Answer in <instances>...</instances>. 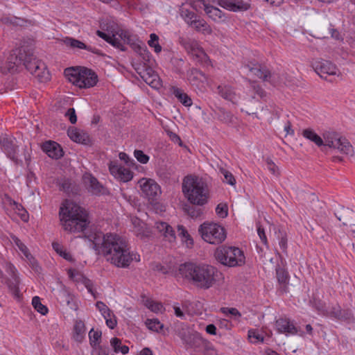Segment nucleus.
<instances>
[{
  "instance_id": "1",
  "label": "nucleus",
  "mask_w": 355,
  "mask_h": 355,
  "mask_svg": "<svg viewBox=\"0 0 355 355\" xmlns=\"http://www.w3.org/2000/svg\"><path fill=\"white\" fill-rule=\"evenodd\" d=\"M60 222L65 231L70 233L82 232L94 245L101 249L106 260L119 268H127L133 260L139 261V255L130 251L127 241L114 234H103L96 232L87 235L85 232L89 221L87 211L77 203L67 200L60 210Z\"/></svg>"
},
{
  "instance_id": "2",
  "label": "nucleus",
  "mask_w": 355,
  "mask_h": 355,
  "mask_svg": "<svg viewBox=\"0 0 355 355\" xmlns=\"http://www.w3.org/2000/svg\"><path fill=\"white\" fill-rule=\"evenodd\" d=\"M178 275L194 286L207 290L216 283L220 272L211 265L186 262L180 265Z\"/></svg>"
},
{
  "instance_id": "3",
  "label": "nucleus",
  "mask_w": 355,
  "mask_h": 355,
  "mask_svg": "<svg viewBox=\"0 0 355 355\" xmlns=\"http://www.w3.org/2000/svg\"><path fill=\"white\" fill-rule=\"evenodd\" d=\"M182 191L193 205L202 206L207 203L208 189L206 183L198 177L187 175L182 182Z\"/></svg>"
},
{
  "instance_id": "4",
  "label": "nucleus",
  "mask_w": 355,
  "mask_h": 355,
  "mask_svg": "<svg viewBox=\"0 0 355 355\" xmlns=\"http://www.w3.org/2000/svg\"><path fill=\"white\" fill-rule=\"evenodd\" d=\"M64 76L69 82L80 88H89L96 85L98 76L94 71L85 67H71L64 69Z\"/></svg>"
},
{
  "instance_id": "5",
  "label": "nucleus",
  "mask_w": 355,
  "mask_h": 355,
  "mask_svg": "<svg viewBox=\"0 0 355 355\" xmlns=\"http://www.w3.org/2000/svg\"><path fill=\"white\" fill-rule=\"evenodd\" d=\"M215 258L224 266H240L245 263V256L239 248L222 245L216 249Z\"/></svg>"
},
{
  "instance_id": "6",
  "label": "nucleus",
  "mask_w": 355,
  "mask_h": 355,
  "mask_svg": "<svg viewBox=\"0 0 355 355\" xmlns=\"http://www.w3.org/2000/svg\"><path fill=\"white\" fill-rule=\"evenodd\" d=\"M198 232L206 242L214 245L221 243L226 238L225 229L217 223H204Z\"/></svg>"
},
{
  "instance_id": "7",
  "label": "nucleus",
  "mask_w": 355,
  "mask_h": 355,
  "mask_svg": "<svg viewBox=\"0 0 355 355\" xmlns=\"http://www.w3.org/2000/svg\"><path fill=\"white\" fill-rule=\"evenodd\" d=\"M322 139L324 141L323 146L337 149L341 153L349 155L353 152V147L347 139L340 137L336 132L327 131L324 132Z\"/></svg>"
},
{
  "instance_id": "8",
  "label": "nucleus",
  "mask_w": 355,
  "mask_h": 355,
  "mask_svg": "<svg viewBox=\"0 0 355 355\" xmlns=\"http://www.w3.org/2000/svg\"><path fill=\"white\" fill-rule=\"evenodd\" d=\"M24 53V49L12 50L5 62H0V72L3 74L15 73L22 63V55Z\"/></svg>"
},
{
  "instance_id": "9",
  "label": "nucleus",
  "mask_w": 355,
  "mask_h": 355,
  "mask_svg": "<svg viewBox=\"0 0 355 355\" xmlns=\"http://www.w3.org/2000/svg\"><path fill=\"white\" fill-rule=\"evenodd\" d=\"M185 342L187 347L196 352L207 354L214 349L212 345L197 333L189 335Z\"/></svg>"
},
{
  "instance_id": "10",
  "label": "nucleus",
  "mask_w": 355,
  "mask_h": 355,
  "mask_svg": "<svg viewBox=\"0 0 355 355\" xmlns=\"http://www.w3.org/2000/svg\"><path fill=\"white\" fill-rule=\"evenodd\" d=\"M136 70L145 83L151 87L159 89L162 87L159 76L150 67L140 66L137 67Z\"/></svg>"
},
{
  "instance_id": "11",
  "label": "nucleus",
  "mask_w": 355,
  "mask_h": 355,
  "mask_svg": "<svg viewBox=\"0 0 355 355\" xmlns=\"http://www.w3.org/2000/svg\"><path fill=\"white\" fill-rule=\"evenodd\" d=\"M314 71L321 77L326 78V76L336 75L338 71L337 67L330 61L323 59H315L311 64Z\"/></svg>"
},
{
  "instance_id": "12",
  "label": "nucleus",
  "mask_w": 355,
  "mask_h": 355,
  "mask_svg": "<svg viewBox=\"0 0 355 355\" xmlns=\"http://www.w3.org/2000/svg\"><path fill=\"white\" fill-rule=\"evenodd\" d=\"M179 42L189 53L199 58L201 61H205L208 58L207 54L195 40L180 37Z\"/></svg>"
},
{
  "instance_id": "13",
  "label": "nucleus",
  "mask_w": 355,
  "mask_h": 355,
  "mask_svg": "<svg viewBox=\"0 0 355 355\" xmlns=\"http://www.w3.org/2000/svg\"><path fill=\"white\" fill-rule=\"evenodd\" d=\"M142 193L149 199H154L161 193L159 184L151 179H141L139 181Z\"/></svg>"
},
{
  "instance_id": "14",
  "label": "nucleus",
  "mask_w": 355,
  "mask_h": 355,
  "mask_svg": "<svg viewBox=\"0 0 355 355\" xmlns=\"http://www.w3.org/2000/svg\"><path fill=\"white\" fill-rule=\"evenodd\" d=\"M109 170L115 178L123 182H127L133 178L132 172L129 168L119 165L116 162H110Z\"/></svg>"
},
{
  "instance_id": "15",
  "label": "nucleus",
  "mask_w": 355,
  "mask_h": 355,
  "mask_svg": "<svg viewBox=\"0 0 355 355\" xmlns=\"http://www.w3.org/2000/svg\"><path fill=\"white\" fill-rule=\"evenodd\" d=\"M218 5L232 12L245 11L250 8V3L243 0H218Z\"/></svg>"
},
{
  "instance_id": "16",
  "label": "nucleus",
  "mask_w": 355,
  "mask_h": 355,
  "mask_svg": "<svg viewBox=\"0 0 355 355\" xmlns=\"http://www.w3.org/2000/svg\"><path fill=\"white\" fill-rule=\"evenodd\" d=\"M245 68L248 69L252 74L263 81L270 83L271 72L266 67L262 66L257 62H250L245 65Z\"/></svg>"
},
{
  "instance_id": "17",
  "label": "nucleus",
  "mask_w": 355,
  "mask_h": 355,
  "mask_svg": "<svg viewBox=\"0 0 355 355\" xmlns=\"http://www.w3.org/2000/svg\"><path fill=\"white\" fill-rule=\"evenodd\" d=\"M277 331L280 334L288 335H294L297 334V330L293 323L286 318H279L275 322Z\"/></svg>"
},
{
  "instance_id": "18",
  "label": "nucleus",
  "mask_w": 355,
  "mask_h": 355,
  "mask_svg": "<svg viewBox=\"0 0 355 355\" xmlns=\"http://www.w3.org/2000/svg\"><path fill=\"white\" fill-rule=\"evenodd\" d=\"M42 150L52 159H58L62 157L63 150L61 146L55 141H46L42 146Z\"/></svg>"
},
{
  "instance_id": "19",
  "label": "nucleus",
  "mask_w": 355,
  "mask_h": 355,
  "mask_svg": "<svg viewBox=\"0 0 355 355\" xmlns=\"http://www.w3.org/2000/svg\"><path fill=\"white\" fill-rule=\"evenodd\" d=\"M154 227L166 241L173 242L175 240V232L167 223L157 221L155 223Z\"/></svg>"
},
{
  "instance_id": "20",
  "label": "nucleus",
  "mask_w": 355,
  "mask_h": 355,
  "mask_svg": "<svg viewBox=\"0 0 355 355\" xmlns=\"http://www.w3.org/2000/svg\"><path fill=\"white\" fill-rule=\"evenodd\" d=\"M84 182L87 185L88 189L92 193L100 195L105 193V189L94 176L85 175L84 176Z\"/></svg>"
},
{
  "instance_id": "21",
  "label": "nucleus",
  "mask_w": 355,
  "mask_h": 355,
  "mask_svg": "<svg viewBox=\"0 0 355 355\" xmlns=\"http://www.w3.org/2000/svg\"><path fill=\"white\" fill-rule=\"evenodd\" d=\"M41 63H43L41 60H37L34 57L33 54L28 53L26 51L22 55V63L26 69L33 75L34 71H36L40 68Z\"/></svg>"
},
{
  "instance_id": "22",
  "label": "nucleus",
  "mask_w": 355,
  "mask_h": 355,
  "mask_svg": "<svg viewBox=\"0 0 355 355\" xmlns=\"http://www.w3.org/2000/svg\"><path fill=\"white\" fill-rule=\"evenodd\" d=\"M218 94L224 99L236 104L239 96L234 89L229 85H218L217 87Z\"/></svg>"
},
{
  "instance_id": "23",
  "label": "nucleus",
  "mask_w": 355,
  "mask_h": 355,
  "mask_svg": "<svg viewBox=\"0 0 355 355\" xmlns=\"http://www.w3.org/2000/svg\"><path fill=\"white\" fill-rule=\"evenodd\" d=\"M64 43L67 46H69L73 49L77 48L80 49H86L88 51L92 52L93 53L97 55L100 54L99 50L93 48L90 46H87L83 42L72 37H65L64 40Z\"/></svg>"
},
{
  "instance_id": "24",
  "label": "nucleus",
  "mask_w": 355,
  "mask_h": 355,
  "mask_svg": "<svg viewBox=\"0 0 355 355\" xmlns=\"http://www.w3.org/2000/svg\"><path fill=\"white\" fill-rule=\"evenodd\" d=\"M189 26L193 28L196 31L201 33L204 35H211L212 29L207 22L199 16L190 24Z\"/></svg>"
},
{
  "instance_id": "25",
  "label": "nucleus",
  "mask_w": 355,
  "mask_h": 355,
  "mask_svg": "<svg viewBox=\"0 0 355 355\" xmlns=\"http://www.w3.org/2000/svg\"><path fill=\"white\" fill-rule=\"evenodd\" d=\"M67 134L71 139L77 143L87 144L89 141V136L87 133L80 131L74 128H69Z\"/></svg>"
},
{
  "instance_id": "26",
  "label": "nucleus",
  "mask_w": 355,
  "mask_h": 355,
  "mask_svg": "<svg viewBox=\"0 0 355 355\" xmlns=\"http://www.w3.org/2000/svg\"><path fill=\"white\" fill-rule=\"evenodd\" d=\"M290 82L288 75L284 71L271 73L270 83L272 85H287Z\"/></svg>"
},
{
  "instance_id": "27",
  "label": "nucleus",
  "mask_w": 355,
  "mask_h": 355,
  "mask_svg": "<svg viewBox=\"0 0 355 355\" xmlns=\"http://www.w3.org/2000/svg\"><path fill=\"white\" fill-rule=\"evenodd\" d=\"M337 218L344 225H355V212L351 209L343 210Z\"/></svg>"
},
{
  "instance_id": "28",
  "label": "nucleus",
  "mask_w": 355,
  "mask_h": 355,
  "mask_svg": "<svg viewBox=\"0 0 355 355\" xmlns=\"http://www.w3.org/2000/svg\"><path fill=\"white\" fill-rule=\"evenodd\" d=\"M276 275H277V280L279 283V284L281 285V289L283 292H288V288H287V284H288V272L281 268V267H277L276 268Z\"/></svg>"
},
{
  "instance_id": "29",
  "label": "nucleus",
  "mask_w": 355,
  "mask_h": 355,
  "mask_svg": "<svg viewBox=\"0 0 355 355\" xmlns=\"http://www.w3.org/2000/svg\"><path fill=\"white\" fill-rule=\"evenodd\" d=\"M3 148L5 153L7 154L8 157L14 161L15 162H17V156L16 155V147L13 144L12 141L8 139H3Z\"/></svg>"
},
{
  "instance_id": "30",
  "label": "nucleus",
  "mask_w": 355,
  "mask_h": 355,
  "mask_svg": "<svg viewBox=\"0 0 355 355\" xmlns=\"http://www.w3.org/2000/svg\"><path fill=\"white\" fill-rule=\"evenodd\" d=\"M302 135L306 139L313 141L318 146H322L324 144V141L322 137L315 132L311 128L304 129L302 131Z\"/></svg>"
},
{
  "instance_id": "31",
  "label": "nucleus",
  "mask_w": 355,
  "mask_h": 355,
  "mask_svg": "<svg viewBox=\"0 0 355 355\" xmlns=\"http://www.w3.org/2000/svg\"><path fill=\"white\" fill-rule=\"evenodd\" d=\"M85 327L82 320H77L73 327V338L80 343L85 337Z\"/></svg>"
},
{
  "instance_id": "32",
  "label": "nucleus",
  "mask_w": 355,
  "mask_h": 355,
  "mask_svg": "<svg viewBox=\"0 0 355 355\" xmlns=\"http://www.w3.org/2000/svg\"><path fill=\"white\" fill-rule=\"evenodd\" d=\"M260 107L259 101L254 97H252L250 102H245L243 105L242 111H245L248 114H255Z\"/></svg>"
},
{
  "instance_id": "33",
  "label": "nucleus",
  "mask_w": 355,
  "mask_h": 355,
  "mask_svg": "<svg viewBox=\"0 0 355 355\" xmlns=\"http://www.w3.org/2000/svg\"><path fill=\"white\" fill-rule=\"evenodd\" d=\"M110 345L115 353L121 352L125 355L129 352V347L127 345H123L121 340L118 338H112L110 340Z\"/></svg>"
},
{
  "instance_id": "34",
  "label": "nucleus",
  "mask_w": 355,
  "mask_h": 355,
  "mask_svg": "<svg viewBox=\"0 0 355 355\" xmlns=\"http://www.w3.org/2000/svg\"><path fill=\"white\" fill-rule=\"evenodd\" d=\"M172 89L173 94L184 106L189 107L191 105L192 101L191 98L186 93L183 92L182 89L178 87H173Z\"/></svg>"
},
{
  "instance_id": "35",
  "label": "nucleus",
  "mask_w": 355,
  "mask_h": 355,
  "mask_svg": "<svg viewBox=\"0 0 355 355\" xmlns=\"http://www.w3.org/2000/svg\"><path fill=\"white\" fill-rule=\"evenodd\" d=\"M40 64V68H38L37 70L34 71V73L33 75L35 76L40 82H46L50 80V73L44 62Z\"/></svg>"
},
{
  "instance_id": "36",
  "label": "nucleus",
  "mask_w": 355,
  "mask_h": 355,
  "mask_svg": "<svg viewBox=\"0 0 355 355\" xmlns=\"http://www.w3.org/2000/svg\"><path fill=\"white\" fill-rule=\"evenodd\" d=\"M216 114L218 119L224 123L230 124L234 122V115L223 108H219Z\"/></svg>"
},
{
  "instance_id": "37",
  "label": "nucleus",
  "mask_w": 355,
  "mask_h": 355,
  "mask_svg": "<svg viewBox=\"0 0 355 355\" xmlns=\"http://www.w3.org/2000/svg\"><path fill=\"white\" fill-rule=\"evenodd\" d=\"M203 10L206 12V14L214 21L220 19L223 17L222 11L214 6L207 4L206 6H205Z\"/></svg>"
},
{
  "instance_id": "38",
  "label": "nucleus",
  "mask_w": 355,
  "mask_h": 355,
  "mask_svg": "<svg viewBox=\"0 0 355 355\" xmlns=\"http://www.w3.org/2000/svg\"><path fill=\"white\" fill-rule=\"evenodd\" d=\"M203 79H205V74L196 69H191L188 75V80L192 85H197L198 80L202 82Z\"/></svg>"
},
{
  "instance_id": "39",
  "label": "nucleus",
  "mask_w": 355,
  "mask_h": 355,
  "mask_svg": "<svg viewBox=\"0 0 355 355\" xmlns=\"http://www.w3.org/2000/svg\"><path fill=\"white\" fill-rule=\"evenodd\" d=\"M180 14L188 26L192 24V22L198 17L194 12L184 8H180Z\"/></svg>"
},
{
  "instance_id": "40",
  "label": "nucleus",
  "mask_w": 355,
  "mask_h": 355,
  "mask_svg": "<svg viewBox=\"0 0 355 355\" xmlns=\"http://www.w3.org/2000/svg\"><path fill=\"white\" fill-rule=\"evenodd\" d=\"M19 277H15L13 279H8L7 280V285H8V287L10 291L16 297H19Z\"/></svg>"
},
{
  "instance_id": "41",
  "label": "nucleus",
  "mask_w": 355,
  "mask_h": 355,
  "mask_svg": "<svg viewBox=\"0 0 355 355\" xmlns=\"http://www.w3.org/2000/svg\"><path fill=\"white\" fill-rule=\"evenodd\" d=\"M76 281L78 284H83L95 298L96 297L95 292L93 290V283L90 279H87L82 275H80L76 279Z\"/></svg>"
},
{
  "instance_id": "42",
  "label": "nucleus",
  "mask_w": 355,
  "mask_h": 355,
  "mask_svg": "<svg viewBox=\"0 0 355 355\" xmlns=\"http://www.w3.org/2000/svg\"><path fill=\"white\" fill-rule=\"evenodd\" d=\"M136 51L142 58L144 66L148 67L147 64L150 62L151 55L150 53L148 51L146 46L145 45H144L143 46L138 45L136 47Z\"/></svg>"
},
{
  "instance_id": "43",
  "label": "nucleus",
  "mask_w": 355,
  "mask_h": 355,
  "mask_svg": "<svg viewBox=\"0 0 355 355\" xmlns=\"http://www.w3.org/2000/svg\"><path fill=\"white\" fill-rule=\"evenodd\" d=\"M145 324L150 330L156 332H159V331L162 329L164 327L163 324H162L160 321L157 318L147 319L145 322Z\"/></svg>"
},
{
  "instance_id": "44",
  "label": "nucleus",
  "mask_w": 355,
  "mask_h": 355,
  "mask_svg": "<svg viewBox=\"0 0 355 355\" xmlns=\"http://www.w3.org/2000/svg\"><path fill=\"white\" fill-rule=\"evenodd\" d=\"M32 304L34 309L42 315H44L48 313L47 307L41 303V300L38 296L33 297Z\"/></svg>"
},
{
  "instance_id": "45",
  "label": "nucleus",
  "mask_w": 355,
  "mask_h": 355,
  "mask_svg": "<svg viewBox=\"0 0 355 355\" xmlns=\"http://www.w3.org/2000/svg\"><path fill=\"white\" fill-rule=\"evenodd\" d=\"M184 211L190 216L191 218H198L200 216L202 213V210L200 207H196L194 205H186L184 208Z\"/></svg>"
},
{
  "instance_id": "46",
  "label": "nucleus",
  "mask_w": 355,
  "mask_h": 355,
  "mask_svg": "<svg viewBox=\"0 0 355 355\" xmlns=\"http://www.w3.org/2000/svg\"><path fill=\"white\" fill-rule=\"evenodd\" d=\"M101 331H94V329L90 330L89 332V338L92 347H94L97 344H98L101 338Z\"/></svg>"
},
{
  "instance_id": "47",
  "label": "nucleus",
  "mask_w": 355,
  "mask_h": 355,
  "mask_svg": "<svg viewBox=\"0 0 355 355\" xmlns=\"http://www.w3.org/2000/svg\"><path fill=\"white\" fill-rule=\"evenodd\" d=\"M248 338L252 343H263V336L256 330H250L248 331Z\"/></svg>"
},
{
  "instance_id": "48",
  "label": "nucleus",
  "mask_w": 355,
  "mask_h": 355,
  "mask_svg": "<svg viewBox=\"0 0 355 355\" xmlns=\"http://www.w3.org/2000/svg\"><path fill=\"white\" fill-rule=\"evenodd\" d=\"M159 37L155 33H151L150 35V40L148 41V45L150 47H153L156 53H159L162 51V46L158 43Z\"/></svg>"
},
{
  "instance_id": "49",
  "label": "nucleus",
  "mask_w": 355,
  "mask_h": 355,
  "mask_svg": "<svg viewBox=\"0 0 355 355\" xmlns=\"http://www.w3.org/2000/svg\"><path fill=\"white\" fill-rule=\"evenodd\" d=\"M341 307L339 305H336L331 307L330 311L322 310V313L327 316L332 317L338 319L341 312Z\"/></svg>"
},
{
  "instance_id": "50",
  "label": "nucleus",
  "mask_w": 355,
  "mask_h": 355,
  "mask_svg": "<svg viewBox=\"0 0 355 355\" xmlns=\"http://www.w3.org/2000/svg\"><path fill=\"white\" fill-rule=\"evenodd\" d=\"M108 43L112 44L113 46L119 49L121 51H125V47L123 45V43L119 40V37H116V35L114 33L110 36V40H109Z\"/></svg>"
},
{
  "instance_id": "51",
  "label": "nucleus",
  "mask_w": 355,
  "mask_h": 355,
  "mask_svg": "<svg viewBox=\"0 0 355 355\" xmlns=\"http://www.w3.org/2000/svg\"><path fill=\"white\" fill-rule=\"evenodd\" d=\"M60 297L62 303H66V304L71 309L74 308L75 304L73 296L67 292H63L62 293Z\"/></svg>"
},
{
  "instance_id": "52",
  "label": "nucleus",
  "mask_w": 355,
  "mask_h": 355,
  "mask_svg": "<svg viewBox=\"0 0 355 355\" xmlns=\"http://www.w3.org/2000/svg\"><path fill=\"white\" fill-rule=\"evenodd\" d=\"M220 171L223 175L225 182L232 186L236 184V180L232 173L223 168L220 169Z\"/></svg>"
},
{
  "instance_id": "53",
  "label": "nucleus",
  "mask_w": 355,
  "mask_h": 355,
  "mask_svg": "<svg viewBox=\"0 0 355 355\" xmlns=\"http://www.w3.org/2000/svg\"><path fill=\"white\" fill-rule=\"evenodd\" d=\"M136 234L141 239L146 240V239L150 236L151 234H150V231L146 227L145 225H144L140 228H138L137 230Z\"/></svg>"
},
{
  "instance_id": "54",
  "label": "nucleus",
  "mask_w": 355,
  "mask_h": 355,
  "mask_svg": "<svg viewBox=\"0 0 355 355\" xmlns=\"http://www.w3.org/2000/svg\"><path fill=\"white\" fill-rule=\"evenodd\" d=\"M278 238L279 239V245L282 251L285 253L287 252V236L286 233L279 231Z\"/></svg>"
},
{
  "instance_id": "55",
  "label": "nucleus",
  "mask_w": 355,
  "mask_h": 355,
  "mask_svg": "<svg viewBox=\"0 0 355 355\" xmlns=\"http://www.w3.org/2000/svg\"><path fill=\"white\" fill-rule=\"evenodd\" d=\"M12 239H13L15 245L19 249V250L23 252V254H24V256L26 258H28V257L30 255V252H29L28 249L27 248V247L17 237L15 236V237H13Z\"/></svg>"
},
{
  "instance_id": "56",
  "label": "nucleus",
  "mask_w": 355,
  "mask_h": 355,
  "mask_svg": "<svg viewBox=\"0 0 355 355\" xmlns=\"http://www.w3.org/2000/svg\"><path fill=\"white\" fill-rule=\"evenodd\" d=\"M267 168L268 171L275 176L278 177L280 174L277 166L270 159H266Z\"/></svg>"
},
{
  "instance_id": "57",
  "label": "nucleus",
  "mask_w": 355,
  "mask_h": 355,
  "mask_svg": "<svg viewBox=\"0 0 355 355\" xmlns=\"http://www.w3.org/2000/svg\"><path fill=\"white\" fill-rule=\"evenodd\" d=\"M116 35V37L119 38V40L124 44H131V39L128 32L125 31H120L114 33Z\"/></svg>"
},
{
  "instance_id": "58",
  "label": "nucleus",
  "mask_w": 355,
  "mask_h": 355,
  "mask_svg": "<svg viewBox=\"0 0 355 355\" xmlns=\"http://www.w3.org/2000/svg\"><path fill=\"white\" fill-rule=\"evenodd\" d=\"M134 155L136 159L141 164H146L149 160V157L144 154L142 150H135Z\"/></svg>"
},
{
  "instance_id": "59",
  "label": "nucleus",
  "mask_w": 355,
  "mask_h": 355,
  "mask_svg": "<svg viewBox=\"0 0 355 355\" xmlns=\"http://www.w3.org/2000/svg\"><path fill=\"white\" fill-rule=\"evenodd\" d=\"M216 212L222 218L227 216V207L225 204H219L216 208Z\"/></svg>"
},
{
  "instance_id": "60",
  "label": "nucleus",
  "mask_w": 355,
  "mask_h": 355,
  "mask_svg": "<svg viewBox=\"0 0 355 355\" xmlns=\"http://www.w3.org/2000/svg\"><path fill=\"white\" fill-rule=\"evenodd\" d=\"M250 83L254 94H257L260 97L265 96V91L256 82L250 81Z\"/></svg>"
},
{
  "instance_id": "61",
  "label": "nucleus",
  "mask_w": 355,
  "mask_h": 355,
  "mask_svg": "<svg viewBox=\"0 0 355 355\" xmlns=\"http://www.w3.org/2000/svg\"><path fill=\"white\" fill-rule=\"evenodd\" d=\"M353 318V313L349 309H342L338 320H349Z\"/></svg>"
},
{
  "instance_id": "62",
  "label": "nucleus",
  "mask_w": 355,
  "mask_h": 355,
  "mask_svg": "<svg viewBox=\"0 0 355 355\" xmlns=\"http://www.w3.org/2000/svg\"><path fill=\"white\" fill-rule=\"evenodd\" d=\"M28 260L30 266L32 267V268L37 272H40L41 270V268L39 266L37 260L30 254L28 258H27Z\"/></svg>"
},
{
  "instance_id": "63",
  "label": "nucleus",
  "mask_w": 355,
  "mask_h": 355,
  "mask_svg": "<svg viewBox=\"0 0 355 355\" xmlns=\"http://www.w3.org/2000/svg\"><path fill=\"white\" fill-rule=\"evenodd\" d=\"M59 187L60 190L64 191V192H69L71 188V182L68 179H63L59 183Z\"/></svg>"
},
{
  "instance_id": "64",
  "label": "nucleus",
  "mask_w": 355,
  "mask_h": 355,
  "mask_svg": "<svg viewBox=\"0 0 355 355\" xmlns=\"http://www.w3.org/2000/svg\"><path fill=\"white\" fill-rule=\"evenodd\" d=\"M65 116L69 118V121L72 124H75L77 121V116L74 108H69L65 113Z\"/></svg>"
}]
</instances>
